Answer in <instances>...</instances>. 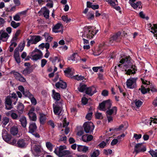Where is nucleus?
I'll return each instance as SVG.
<instances>
[{
	"label": "nucleus",
	"instance_id": "27",
	"mask_svg": "<svg viewBox=\"0 0 157 157\" xmlns=\"http://www.w3.org/2000/svg\"><path fill=\"white\" fill-rule=\"evenodd\" d=\"M29 132H34L36 131L37 129V126L36 124L35 123L33 122H30L29 124Z\"/></svg>",
	"mask_w": 157,
	"mask_h": 157
},
{
	"label": "nucleus",
	"instance_id": "55",
	"mask_svg": "<svg viewBox=\"0 0 157 157\" xmlns=\"http://www.w3.org/2000/svg\"><path fill=\"white\" fill-rule=\"evenodd\" d=\"M112 151L110 149H104V153L105 155H108L112 154Z\"/></svg>",
	"mask_w": 157,
	"mask_h": 157
},
{
	"label": "nucleus",
	"instance_id": "61",
	"mask_svg": "<svg viewBox=\"0 0 157 157\" xmlns=\"http://www.w3.org/2000/svg\"><path fill=\"white\" fill-rule=\"evenodd\" d=\"M93 113L92 112L89 113H88L86 117V118L89 120H90L91 119Z\"/></svg>",
	"mask_w": 157,
	"mask_h": 157
},
{
	"label": "nucleus",
	"instance_id": "16",
	"mask_svg": "<svg viewBox=\"0 0 157 157\" xmlns=\"http://www.w3.org/2000/svg\"><path fill=\"white\" fill-rule=\"evenodd\" d=\"M107 2L114 9L117 11L120 10V7L118 6V2L117 0H106Z\"/></svg>",
	"mask_w": 157,
	"mask_h": 157
},
{
	"label": "nucleus",
	"instance_id": "48",
	"mask_svg": "<svg viewBox=\"0 0 157 157\" xmlns=\"http://www.w3.org/2000/svg\"><path fill=\"white\" fill-rule=\"evenodd\" d=\"M11 117L13 119L17 120L19 119V117L18 115L13 112V111L11 113Z\"/></svg>",
	"mask_w": 157,
	"mask_h": 157
},
{
	"label": "nucleus",
	"instance_id": "57",
	"mask_svg": "<svg viewBox=\"0 0 157 157\" xmlns=\"http://www.w3.org/2000/svg\"><path fill=\"white\" fill-rule=\"evenodd\" d=\"M25 96L29 98H30V97L33 95L30 92L28 91H24L23 93Z\"/></svg>",
	"mask_w": 157,
	"mask_h": 157
},
{
	"label": "nucleus",
	"instance_id": "6",
	"mask_svg": "<svg viewBox=\"0 0 157 157\" xmlns=\"http://www.w3.org/2000/svg\"><path fill=\"white\" fill-rule=\"evenodd\" d=\"M142 82L144 84L142 85L141 88V91L143 94H145L149 92L150 90L149 87L150 86V82L141 78Z\"/></svg>",
	"mask_w": 157,
	"mask_h": 157
},
{
	"label": "nucleus",
	"instance_id": "14",
	"mask_svg": "<svg viewBox=\"0 0 157 157\" xmlns=\"http://www.w3.org/2000/svg\"><path fill=\"white\" fill-rule=\"evenodd\" d=\"M146 150V148L142 144H137L135 146L134 151L136 154L140 152H144Z\"/></svg>",
	"mask_w": 157,
	"mask_h": 157
},
{
	"label": "nucleus",
	"instance_id": "11",
	"mask_svg": "<svg viewBox=\"0 0 157 157\" xmlns=\"http://www.w3.org/2000/svg\"><path fill=\"white\" fill-rule=\"evenodd\" d=\"M32 151L33 154L35 156H39L41 152L40 146L39 145L33 144L32 146Z\"/></svg>",
	"mask_w": 157,
	"mask_h": 157
},
{
	"label": "nucleus",
	"instance_id": "43",
	"mask_svg": "<svg viewBox=\"0 0 157 157\" xmlns=\"http://www.w3.org/2000/svg\"><path fill=\"white\" fill-rule=\"evenodd\" d=\"M61 18L64 21L66 22L67 23H68L71 21V18H68L67 16H63Z\"/></svg>",
	"mask_w": 157,
	"mask_h": 157
},
{
	"label": "nucleus",
	"instance_id": "23",
	"mask_svg": "<svg viewBox=\"0 0 157 157\" xmlns=\"http://www.w3.org/2000/svg\"><path fill=\"white\" fill-rule=\"evenodd\" d=\"M56 86L57 88H60L64 89L67 87L66 83L61 79H59V81L56 84Z\"/></svg>",
	"mask_w": 157,
	"mask_h": 157
},
{
	"label": "nucleus",
	"instance_id": "53",
	"mask_svg": "<svg viewBox=\"0 0 157 157\" xmlns=\"http://www.w3.org/2000/svg\"><path fill=\"white\" fill-rule=\"evenodd\" d=\"M99 154V152L98 150L95 151L92 153L91 155V157H97Z\"/></svg>",
	"mask_w": 157,
	"mask_h": 157
},
{
	"label": "nucleus",
	"instance_id": "17",
	"mask_svg": "<svg viewBox=\"0 0 157 157\" xmlns=\"http://www.w3.org/2000/svg\"><path fill=\"white\" fill-rule=\"evenodd\" d=\"M35 110L34 107L31 108L28 113L29 119L33 121H35L36 120V114L34 113Z\"/></svg>",
	"mask_w": 157,
	"mask_h": 157
},
{
	"label": "nucleus",
	"instance_id": "24",
	"mask_svg": "<svg viewBox=\"0 0 157 157\" xmlns=\"http://www.w3.org/2000/svg\"><path fill=\"white\" fill-rule=\"evenodd\" d=\"M13 57L16 61L18 63L21 62V59L20 54L18 51V49L16 48L14 51Z\"/></svg>",
	"mask_w": 157,
	"mask_h": 157
},
{
	"label": "nucleus",
	"instance_id": "29",
	"mask_svg": "<svg viewBox=\"0 0 157 157\" xmlns=\"http://www.w3.org/2000/svg\"><path fill=\"white\" fill-rule=\"evenodd\" d=\"M19 121L21 122L22 127L25 128L27 125V120L26 118L24 116H22L19 119Z\"/></svg>",
	"mask_w": 157,
	"mask_h": 157
},
{
	"label": "nucleus",
	"instance_id": "41",
	"mask_svg": "<svg viewBox=\"0 0 157 157\" xmlns=\"http://www.w3.org/2000/svg\"><path fill=\"white\" fill-rule=\"evenodd\" d=\"M31 72V69L29 67H27L23 71L22 74L25 75H26L30 74Z\"/></svg>",
	"mask_w": 157,
	"mask_h": 157
},
{
	"label": "nucleus",
	"instance_id": "9",
	"mask_svg": "<svg viewBox=\"0 0 157 157\" xmlns=\"http://www.w3.org/2000/svg\"><path fill=\"white\" fill-rule=\"evenodd\" d=\"M41 40L40 36H31L30 39H28L27 46L29 47L31 44H36Z\"/></svg>",
	"mask_w": 157,
	"mask_h": 157
},
{
	"label": "nucleus",
	"instance_id": "20",
	"mask_svg": "<svg viewBox=\"0 0 157 157\" xmlns=\"http://www.w3.org/2000/svg\"><path fill=\"white\" fill-rule=\"evenodd\" d=\"M65 75L68 77L72 78L74 75L75 72L74 70L72 68H67L64 71Z\"/></svg>",
	"mask_w": 157,
	"mask_h": 157
},
{
	"label": "nucleus",
	"instance_id": "13",
	"mask_svg": "<svg viewBox=\"0 0 157 157\" xmlns=\"http://www.w3.org/2000/svg\"><path fill=\"white\" fill-rule=\"evenodd\" d=\"M136 0H129V3L134 9L142 8V6L140 1L136 2Z\"/></svg>",
	"mask_w": 157,
	"mask_h": 157
},
{
	"label": "nucleus",
	"instance_id": "26",
	"mask_svg": "<svg viewBox=\"0 0 157 157\" xmlns=\"http://www.w3.org/2000/svg\"><path fill=\"white\" fill-rule=\"evenodd\" d=\"M148 25L149 27V30H151V32L153 33H155V35H156L157 37V25L153 24L152 26L151 24H149Z\"/></svg>",
	"mask_w": 157,
	"mask_h": 157
},
{
	"label": "nucleus",
	"instance_id": "36",
	"mask_svg": "<svg viewBox=\"0 0 157 157\" xmlns=\"http://www.w3.org/2000/svg\"><path fill=\"white\" fill-rule=\"evenodd\" d=\"M11 44L9 47V51L10 52H12L14 49V48L17 45L16 42L10 41Z\"/></svg>",
	"mask_w": 157,
	"mask_h": 157
},
{
	"label": "nucleus",
	"instance_id": "10",
	"mask_svg": "<svg viewBox=\"0 0 157 157\" xmlns=\"http://www.w3.org/2000/svg\"><path fill=\"white\" fill-rule=\"evenodd\" d=\"M49 60L53 63L59 62V66L61 68H62L63 67L65 64V62L64 60L57 56L50 57Z\"/></svg>",
	"mask_w": 157,
	"mask_h": 157
},
{
	"label": "nucleus",
	"instance_id": "1",
	"mask_svg": "<svg viewBox=\"0 0 157 157\" xmlns=\"http://www.w3.org/2000/svg\"><path fill=\"white\" fill-rule=\"evenodd\" d=\"M120 63L121 64H118L117 66L119 67L124 66L128 70L125 69L126 74L130 75L134 74L137 71V68L135 65H133L132 63V60L129 56L123 58L120 61Z\"/></svg>",
	"mask_w": 157,
	"mask_h": 157
},
{
	"label": "nucleus",
	"instance_id": "32",
	"mask_svg": "<svg viewBox=\"0 0 157 157\" xmlns=\"http://www.w3.org/2000/svg\"><path fill=\"white\" fill-rule=\"evenodd\" d=\"M24 105L21 103H19L17 107V109L19 113L22 114L23 111Z\"/></svg>",
	"mask_w": 157,
	"mask_h": 157
},
{
	"label": "nucleus",
	"instance_id": "56",
	"mask_svg": "<svg viewBox=\"0 0 157 157\" xmlns=\"http://www.w3.org/2000/svg\"><path fill=\"white\" fill-rule=\"evenodd\" d=\"M77 56V53H74L73 54L70 58V60H71L73 61H75L76 60V58Z\"/></svg>",
	"mask_w": 157,
	"mask_h": 157
},
{
	"label": "nucleus",
	"instance_id": "42",
	"mask_svg": "<svg viewBox=\"0 0 157 157\" xmlns=\"http://www.w3.org/2000/svg\"><path fill=\"white\" fill-rule=\"evenodd\" d=\"M105 104L104 101H103L102 103H100L99 105V109L100 110L103 111H106V109L105 107Z\"/></svg>",
	"mask_w": 157,
	"mask_h": 157
},
{
	"label": "nucleus",
	"instance_id": "63",
	"mask_svg": "<svg viewBox=\"0 0 157 157\" xmlns=\"http://www.w3.org/2000/svg\"><path fill=\"white\" fill-rule=\"evenodd\" d=\"M108 91L107 90H103L101 93V95L103 96H107L108 94Z\"/></svg>",
	"mask_w": 157,
	"mask_h": 157
},
{
	"label": "nucleus",
	"instance_id": "62",
	"mask_svg": "<svg viewBox=\"0 0 157 157\" xmlns=\"http://www.w3.org/2000/svg\"><path fill=\"white\" fill-rule=\"evenodd\" d=\"M66 118L64 119L63 121V127L66 128L68 125L69 122H67Z\"/></svg>",
	"mask_w": 157,
	"mask_h": 157
},
{
	"label": "nucleus",
	"instance_id": "4",
	"mask_svg": "<svg viewBox=\"0 0 157 157\" xmlns=\"http://www.w3.org/2000/svg\"><path fill=\"white\" fill-rule=\"evenodd\" d=\"M117 108L116 106H114L112 109H109L106 112V114L109 122L113 120V116L116 114Z\"/></svg>",
	"mask_w": 157,
	"mask_h": 157
},
{
	"label": "nucleus",
	"instance_id": "2",
	"mask_svg": "<svg viewBox=\"0 0 157 157\" xmlns=\"http://www.w3.org/2000/svg\"><path fill=\"white\" fill-rule=\"evenodd\" d=\"M85 31L84 35H86L87 39H91L96 34L98 31V30L95 27L88 26L84 28Z\"/></svg>",
	"mask_w": 157,
	"mask_h": 157
},
{
	"label": "nucleus",
	"instance_id": "59",
	"mask_svg": "<svg viewBox=\"0 0 157 157\" xmlns=\"http://www.w3.org/2000/svg\"><path fill=\"white\" fill-rule=\"evenodd\" d=\"M47 62V61L45 59H42L41 61V67H43L46 64Z\"/></svg>",
	"mask_w": 157,
	"mask_h": 157
},
{
	"label": "nucleus",
	"instance_id": "7",
	"mask_svg": "<svg viewBox=\"0 0 157 157\" xmlns=\"http://www.w3.org/2000/svg\"><path fill=\"white\" fill-rule=\"evenodd\" d=\"M137 79V78H130L127 80L126 82V85L128 88L132 89L136 87V81Z\"/></svg>",
	"mask_w": 157,
	"mask_h": 157
},
{
	"label": "nucleus",
	"instance_id": "54",
	"mask_svg": "<svg viewBox=\"0 0 157 157\" xmlns=\"http://www.w3.org/2000/svg\"><path fill=\"white\" fill-rule=\"evenodd\" d=\"M87 18L89 20H92L94 17V14L93 13H89L87 15Z\"/></svg>",
	"mask_w": 157,
	"mask_h": 157
},
{
	"label": "nucleus",
	"instance_id": "15",
	"mask_svg": "<svg viewBox=\"0 0 157 157\" xmlns=\"http://www.w3.org/2000/svg\"><path fill=\"white\" fill-rule=\"evenodd\" d=\"M121 33L120 32H118L115 34L111 35L109 39L110 43H113L114 41H118L121 38Z\"/></svg>",
	"mask_w": 157,
	"mask_h": 157
},
{
	"label": "nucleus",
	"instance_id": "44",
	"mask_svg": "<svg viewBox=\"0 0 157 157\" xmlns=\"http://www.w3.org/2000/svg\"><path fill=\"white\" fill-rule=\"evenodd\" d=\"M25 46V42L24 41L23 42V43H21L18 46L17 48L18 49V50L20 52H21L24 49V47Z\"/></svg>",
	"mask_w": 157,
	"mask_h": 157
},
{
	"label": "nucleus",
	"instance_id": "39",
	"mask_svg": "<svg viewBox=\"0 0 157 157\" xmlns=\"http://www.w3.org/2000/svg\"><path fill=\"white\" fill-rule=\"evenodd\" d=\"M46 41L48 42H50L52 39V37L50 36L47 33H45L44 35Z\"/></svg>",
	"mask_w": 157,
	"mask_h": 157
},
{
	"label": "nucleus",
	"instance_id": "33",
	"mask_svg": "<svg viewBox=\"0 0 157 157\" xmlns=\"http://www.w3.org/2000/svg\"><path fill=\"white\" fill-rule=\"evenodd\" d=\"M17 144L19 147H23L26 146V144L23 139L19 140L17 142Z\"/></svg>",
	"mask_w": 157,
	"mask_h": 157
},
{
	"label": "nucleus",
	"instance_id": "58",
	"mask_svg": "<svg viewBox=\"0 0 157 157\" xmlns=\"http://www.w3.org/2000/svg\"><path fill=\"white\" fill-rule=\"evenodd\" d=\"M149 153L152 157H157V152L154 151L150 150Z\"/></svg>",
	"mask_w": 157,
	"mask_h": 157
},
{
	"label": "nucleus",
	"instance_id": "22",
	"mask_svg": "<svg viewBox=\"0 0 157 157\" xmlns=\"http://www.w3.org/2000/svg\"><path fill=\"white\" fill-rule=\"evenodd\" d=\"M12 100L10 97L8 96L6 99V108L8 110H10L12 108Z\"/></svg>",
	"mask_w": 157,
	"mask_h": 157
},
{
	"label": "nucleus",
	"instance_id": "30",
	"mask_svg": "<svg viewBox=\"0 0 157 157\" xmlns=\"http://www.w3.org/2000/svg\"><path fill=\"white\" fill-rule=\"evenodd\" d=\"M54 112L56 115H59L61 113L62 109L61 107L58 105H56L55 106L53 105Z\"/></svg>",
	"mask_w": 157,
	"mask_h": 157
},
{
	"label": "nucleus",
	"instance_id": "40",
	"mask_svg": "<svg viewBox=\"0 0 157 157\" xmlns=\"http://www.w3.org/2000/svg\"><path fill=\"white\" fill-rule=\"evenodd\" d=\"M49 10L46 7L44 8V11L43 12V15L44 17L46 18H48L49 17Z\"/></svg>",
	"mask_w": 157,
	"mask_h": 157
},
{
	"label": "nucleus",
	"instance_id": "21",
	"mask_svg": "<svg viewBox=\"0 0 157 157\" xmlns=\"http://www.w3.org/2000/svg\"><path fill=\"white\" fill-rule=\"evenodd\" d=\"M97 92L96 88L94 86L87 88L86 89V93L91 96Z\"/></svg>",
	"mask_w": 157,
	"mask_h": 157
},
{
	"label": "nucleus",
	"instance_id": "31",
	"mask_svg": "<svg viewBox=\"0 0 157 157\" xmlns=\"http://www.w3.org/2000/svg\"><path fill=\"white\" fill-rule=\"evenodd\" d=\"M88 149V147L85 146L78 145L77 150L79 151H82L83 152H86Z\"/></svg>",
	"mask_w": 157,
	"mask_h": 157
},
{
	"label": "nucleus",
	"instance_id": "12",
	"mask_svg": "<svg viewBox=\"0 0 157 157\" xmlns=\"http://www.w3.org/2000/svg\"><path fill=\"white\" fill-rule=\"evenodd\" d=\"M63 26L61 23H58L52 27V30L53 32L63 33Z\"/></svg>",
	"mask_w": 157,
	"mask_h": 157
},
{
	"label": "nucleus",
	"instance_id": "25",
	"mask_svg": "<svg viewBox=\"0 0 157 157\" xmlns=\"http://www.w3.org/2000/svg\"><path fill=\"white\" fill-rule=\"evenodd\" d=\"M13 75L14 77L17 80L23 82L26 81L25 78L19 73L17 72H15L13 73Z\"/></svg>",
	"mask_w": 157,
	"mask_h": 157
},
{
	"label": "nucleus",
	"instance_id": "5",
	"mask_svg": "<svg viewBox=\"0 0 157 157\" xmlns=\"http://www.w3.org/2000/svg\"><path fill=\"white\" fill-rule=\"evenodd\" d=\"M30 56L32 57V60L36 61L43 57V54L40 50L35 48L34 50L30 53Z\"/></svg>",
	"mask_w": 157,
	"mask_h": 157
},
{
	"label": "nucleus",
	"instance_id": "18",
	"mask_svg": "<svg viewBox=\"0 0 157 157\" xmlns=\"http://www.w3.org/2000/svg\"><path fill=\"white\" fill-rule=\"evenodd\" d=\"M9 36H10L5 30L0 31V40L4 42L6 41Z\"/></svg>",
	"mask_w": 157,
	"mask_h": 157
},
{
	"label": "nucleus",
	"instance_id": "28",
	"mask_svg": "<svg viewBox=\"0 0 157 157\" xmlns=\"http://www.w3.org/2000/svg\"><path fill=\"white\" fill-rule=\"evenodd\" d=\"M18 132V128L17 126H14L11 127L10 129V133L13 136L17 135Z\"/></svg>",
	"mask_w": 157,
	"mask_h": 157
},
{
	"label": "nucleus",
	"instance_id": "8",
	"mask_svg": "<svg viewBox=\"0 0 157 157\" xmlns=\"http://www.w3.org/2000/svg\"><path fill=\"white\" fill-rule=\"evenodd\" d=\"M85 131L86 133H90L93 132L94 126L91 122H86L83 125Z\"/></svg>",
	"mask_w": 157,
	"mask_h": 157
},
{
	"label": "nucleus",
	"instance_id": "60",
	"mask_svg": "<svg viewBox=\"0 0 157 157\" xmlns=\"http://www.w3.org/2000/svg\"><path fill=\"white\" fill-rule=\"evenodd\" d=\"M96 117L98 119H101L102 118V114L98 112L95 114Z\"/></svg>",
	"mask_w": 157,
	"mask_h": 157
},
{
	"label": "nucleus",
	"instance_id": "49",
	"mask_svg": "<svg viewBox=\"0 0 157 157\" xmlns=\"http://www.w3.org/2000/svg\"><path fill=\"white\" fill-rule=\"evenodd\" d=\"M9 120V119L8 117H5L3 118L2 123L3 125H6L8 123Z\"/></svg>",
	"mask_w": 157,
	"mask_h": 157
},
{
	"label": "nucleus",
	"instance_id": "51",
	"mask_svg": "<svg viewBox=\"0 0 157 157\" xmlns=\"http://www.w3.org/2000/svg\"><path fill=\"white\" fill-rule=\"evenodd\" d=\"M30 99L31 103L33 105H36V99L34 98L33 95L29 98Z\"/></svg>",
	"mask_w": 157,
	"mask_h": 157
},
{
	"label": "nucleus",
	"instance_id": "52",
	"mask_svg": "<svg viewBox=\"0 0 157 157\" xmlns=\"http://www.w3.org/2000/svg\"><path fill=\"white\" fill-rule=\"evenodd\" d=\"M99 69L100 71H103V69H101V67H93L92 68L93 71L95 72H97Z\"/></svg>",
	"mask_w": 157,
	"mask_h": 157
},
{
	"label": "nucleus",
	"instance_id": "37",
	"mask_svg": "<svg viewBox=\"0 0 157 157\" xmlns=\"http://www.w3.org/2000/svg\"><path fill=\"white\" fill-rule=\"evenodd\" d=\"M104 101L105 102V107L106 110L107 109H109L111 107L112 105V104L109 100Z\"/></svg>",
	"mask_w": 157,
	"mask_h": 157
},
{
	"label": "nucleus",
	"instance_id": "50",
	"mask_svg": "<svg viewBox=\"0 0 157 157\" xmlns=\"http://www.w3.org/2000/svg\"><path fill=\"white\" fill-rule=\"evenodd\" d=\"M10 97L11 99L13 98L14 99V101H15V102L14 103V104L15 105L16 102L17 101L18 99L16 94L14 93H12L11 94V96Z\"/></svg>",
	"mask_w": 157,
	"mask_h": 157
},
{
	"label": "nucleus",
	"instance_id": "34",
	"mask_svg": "<svg viewBox=\"0 0 157 157\" xmlns=\"http://www.w3.org/2000/svg\"><path fill=\"white\" fill-rule=\"evenodd\" d=\"M52 91L54 99L57 101L59 100L60 98V94L56 92L54 90H53Z\"/></svg>",
	"mask_w": 157,
	"mask_h": 157
},
{
	"label": "nucleus",
	"instance_id": "19",
	"mask_svg": "<svg viewBox=\"0 0 157 157\" xmlns=\"http://www.w3.org/2000/svg\"><path fill=\"white\" fill-rule=\"evenodd\" d=\"M2 135L3 139L5 141L9 143L12 138L11 136L5 130L3 131Z\"/></svg>",
	"mask_w": 157,
	"mask_h": 157
},
{
	"label": "nucleus",
	"instance_id": "46",
	"mask_svg": "<svg viewBox=\"0 0 157 157\" xmlns=\"http://www.w3.org/2000/svg\"><path fill=\"white\" fill-rule=\"evenodd\" d=\"M20 23H17L14 21H12L11 23V26L14 28H16L20 25Z\"/></svg>",
	"mask_w": 157,
	"mask_h": 157
},
{
	"label": "nucleus",
	"instance_id": "64",
	"mask_svg": "<svg viewBox=\"0 0 157 157\" xmlns=\"http://www.w3.org/2000/svg\"><path fill=\"white\" fill-rule=\"evenodd\" d=\"M13 18L14 20L17 21H18L20 20V16L18 14H16L13 17Z\"/></svg>",
	"mask_w": 157,
	"mask_h": 157
},
{
	"label": "nucleus",
	"instance_id": "38",
	"mask_svg": "<svg viewBox=\"0 0 157 157\" xmlns=\"http://www.w3.org/2000/svg\"><path fill=\"white\" fill-rule=\"evenodd\" d=\"M87 88L86 86L85 85H80L79 87L78 88V89L79 91L83 92L84 91H86Z\"/></svg>",
	"mask_w": 157,
	"mask_h": 157
},
{
	"label": "nucleus",
	"instance_id": "45",
	"mask_svg": "<svg viewBox=\"0 0 157 157\" xmlns=\"http://www.w3.org/2000/svg\"><path fill=\"white\" fill-rule=\"evenodd\" d=\"M46 146L47 148L50 151H52L53 148V145L52 143L49 142H46Z\"/></svg>",
	"mask_w": 157,
	"mask_h": 157
},
{
	"label": "nucleus",
	"instance_id": "3",
	"mask_svg": "<svg viewBox=\"0 0 157 157\" xmlns=\"http://www.w3.org/2000/svg\"><path fill=\"white\" fill-rule=\"evenodd\" d=\"M66 148L65 145H61L56 147L55 149L54 152L59 157H62L71 154L69 151L65 150Z\"/></svg>",
	"mask_w": 157,
	"mask_h": 157
},
{
	"label": "nucleus",
	"instance_id": "35",
	"mask_svg": "<svg viewBox=\"0 0 157 157\" xmlns=\"http://www.w3.org/2000/svg\"><path fill=\"white\" fill-rule=\"evenodd\" d=\"M39 119L40 123L44 124L46 120L45 115L42 113H40L39 114Z\"/></svg>",
	"mask_w": 157,
	"mask_h": 157
},
{
	"label": "nucleus",
	"instance_id": "47",
	"mask_svg": "<svg viewBox=\"0 0 157 157\" xmlns=\"http://www.w3.org/2000/svg\"><path fill=\"white\" fill-rule=\"evenodd\" d=\"M135 103L136 106L137 108L140 107L142 105L143 102L140 100H135Z\"/></svg>",
	"mask_w": 157,
	"mask_h": 157
}]
</instances>
